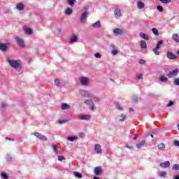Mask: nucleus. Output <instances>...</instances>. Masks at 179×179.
Instances as JSON below:
<instances>
[{
	"label": "nucleus",
	"mask_w": 179,
	"mask_h": 179,
	"mask_svg": "<svg viewBox=\"0 0 179 179\" xmlns=\"http://www.w3.org/2000/svg\"><path fill=\"white\" fill-rule=\"evenodd\" d=\"M74 176L75 177H76L77 178H82V173H79V172H75L74 173Z\"/></svg>",
	"instance_id": "37998d69"
},
{
	"label": "nucleus",
	"mask_w": 179,
	"mask_h": 179,
	"mask_svg": "<svg viewBox=\"0 0 179 179\" xmlns=\"http://www.w3.org/2000/svg\"><path fill=\"white\" fill-rule=\"evenodd\" d=\"M126 148H128L129 149H131V147L129 145H126Z\"/></svg>",
	"instance_id": "e2e57ef3"
},
{
	"label": "nucleus",
	"mask_w": 179,
	"mask_h": 179,
	"mask_svg": "<svg viewBox=\"0 0 179 179\" xmlns=\"http://www.w3.org/2000/svg\"><path fill=\"white\" fill-rule=\"evenodd\" d=\"M177 75H178V69H176L175 70L169 71V73L167 74V76L171 79V78H174V76H177Z\"/></svg>",
	"instance_id": "39448f33"
},
{
	"label": "nucleus",
	"mask_w": 179,
	"mask_h": 179,
	"mask_svg": "<svg viewBox=\"0 0 179 179\" xmlns=\"http://www.w3.org/2000/svg\"><path fill=\"white\" fill-rule=\"evenodd\" d=\"M133 101L136 103V101H138V97L136 96L135 99H133Z\"/></svg>",
	"instance_id": "bf43d9fd"
},
{
	"label": "nucleus",
	"mask_w": 179,
	"mask_h": 179,
	"mask_svg": "<svg viewBox=\"0 0 179 179\" xmlns=\"http://www.w3.org/2000/svg\"><path fill=\"white\" fill-rule=\"evenodd\" d=\"M94 179H100V178L97 177V176H94Z\"/></svg>",
	"instance_id": "0e129e2a"
},
{
	"label": "nucleus",
	"mask_w": 179,
	"mask_h": 179,
	"mask_svg": "<svg viewBox=\"0 0 179 179\" xmlns=\"http://www.w3.org/2000/svg\"><path fill=\"white\" fill-rule=\"evenodd\" d=\"M65 15H72V9H71L70 8H66L65 10Z\"/></svg>",
	"instance_id": "a19ab883"
},
{
	"label": "nucleus",
	"mask_w": 179,
	"mask_h": 179,
	"mask_svg": "<svg viewBox=\"0 0 179 179\" xmlns=\"http://www.w3.org/2000/svg\"><path fill=\"white\" fill-rule=\"evenodd\" d=\"M79 80H80V83L83 86H89V85H90V79H89V78L87 77H85V76L80 77Z\"/></svg>",
	"instance_id": "f03ea898"
},
{
	"label": "nucleus",
	"mask_w": 179,
	"mask_h": 179,
	"mask_svg": "<svg viewBox=\"0 0 179 179\" xmlns=\"http://www.w3.org/2000/svg\"><path fill=\"white\" fill-rule=\"evenodd\" d=\"M1 177L2 179H8L9 178V176H8V174H6L5 172L1 173Z\"/></svg>",
	"instance_id": "c9c22d12"
},
{
	"label": "nucleus",
	"mask_w": 179,
	"mask_h": 179,
	"mask_svg": "<svg viewBox=\"0 0 179 179\" xmlns=\"http://www.w3.org/2000/svg\"><path fill=\"white\" fill-rule=\"evenodd\" d=\"M92 27L94 29H100V27H101V22L97 21L96 22L92 24Z\"/></svg>",
	"instance_id": "a211bd4d"
},
{
	"label": "nucleus",
	"mask_w": 179,
	"mask_h": 179,
	"mask_svg": "<svg viewBox=\"0 0 179 179\" xmlns=\"http://www.w3.org/2000/svg\"><path fill=\"white\" fill-rule=\"evenodd\" d=\"M115 108L119 111H122V110H124V108H122V106H121V104H120V103L118 102L115 103Z\"/></svg>",
	"instance_id": "cd10ccee"
},
{
	"label": "nucleus",
	"mask_w": 179,
	"mask_h": 179,
	"mask_svg": "<svg viewBox=\"0 0 179 179\" xmlns=\"http://www.w3.org/2000/svg\"><path fill=\"white\" fill-rule=\"evenodd\" d=\"M140 47L142 49L146 50V48H148V44L146 43V41H141V42H140Z\"/></svg>",
	"instance_id": "4be33fe9"
},
{
	"label": "nucleus",
	"mask_w": 179,
	"mask_h": 179,
	"mask_svg": "<svg viewBox=\"0 0 179 179\" xmlns=\"http://www.w3.org/2000/svg\"><path fill=\"white\" fill-rule=\"evenodd\" d=\"M158 176L161 178H166V176H167V173L166 171H161V172L158 173Z\"/></svg>",
	"instance_id": "bb28decb"
},
{
	"label": "nucleus",
	"mask_w": 179,
	"mask_h": 179,
	"mask_svg": "<svg viewBox=\"0 0 179 179\" xmlns=\"http://www.w3.org/2000/svg\"><path fill=\"white\" fill-rule=\"evenodd\" d=\"M162 3H171V0H159Z\"/></svg>",
	"instance_id": "c03bdc74"
},
{
	"label": "nucleus",
	"mask_w": 179,
	"mask_h": 179,
	"mask_svg": "<svg viewBox=\"0 0 179 179\" xmlns=\"http://www.w3.org/2000/svg\"><path fill=\"white\" fill-rule=\"evenodd\" d=\"M34 135L41 141H47V137H45V136H43V134L38 132H35Z\"/></svg>",
	"instance_id": "9d476101"
},
{
	"label": "nucleus",
	"mask_w": 179,
	"mask_h": 179,
	"mask_svg": "<svg viewBox=\"0 0 179 179\" xmlns=\"http://www.w3.org/2000/svg\"><path fill=\"white\" fill-rule=\"evenodd\" d=\"M52 149H53L54 152L56 153V155H58L59 153H61L59 150L57 149V145L55 144L52 145Z\"/></svg>",
	"instance_id": "473e14b6"
},
{
	"label": "nucleus",
	"mask_w": 179,
	"mask_h": 179,
	"mask_svg": "<svg viewBox=\"0 0 179 179\" xmlns=\"http://www.w3.org/2000/svg\"><path fill=\"white\" fill-rule=\"evenodd\" d=\"M94 57L95 58H101V55H100V53L97 52L94 54Z\"/></svg>",
	"instance_id": "603ef678"
},
{
	"label": "nucleus",
	"mask_w": 179,
	"mask_h": 179,
	"mask_svg": "<svg viewBox=\"0 0 179 179\" xmlns=\"http://www.w3.org/2000/svg\"><path fill=\"white\" fill-rule=\"evenodd\" d=\"M129 113H131V111H134V108H130L129 109Z\"/></svg>",
	"instance_id": "680f3d73"
},
{
	"label": "nucleus",
	"mask_w": 179,
	"mask_h": 179,
	"mask_svg": "<svg viewBox=\"0 0 179 179\" xmlns=\"http://www.w3.org/2000/svg\"><path fill=\"white\" fill-rule=\"evenodd\" d=\"M6 139H9V140H10L9 138H6Z\"/></svg>",
	"instance_id": "69168bd1"
},
{
	"label": "nucleus",
	"mask_w": 179,
	"mask_h": 179,
	"mask_svg": "<svg viewBox=\"0 0 179 179\" xmlns=\"http://www.w3.org/2000/svg\"><path fill=\"white\" fill-rule=\"evenodd\" d=\"M114 15L116 19H120V17H122V13H121V10L120 8L115 9Z\"/></svg>",
	"instance_id": "0eeeda50"
},
{
	"label": "nucleus",
	"mask_w": 179,
	"mask_h": 179,
	"mask_svg": "<svg viewBox=\"0 0 179 179\" xmlns=\"http://www.w3.org/2000/svg\"><path fill=\"white\" fill-rule=\"evenodd\" d=\"M7 160H8V162H10V160H12V157H8Z\"/></svg>",
	"instance_id": "052dcab7"
},
{
	"label": "nucleus",
	"mask_w": 179,
	"mask_h": 179,
	"mask_svg": "<svg viewBox=\"0 0 179 179\" xmlns=\"http://www.w3.org/2000/svg\"><path fill=\"white\" fill-rule=\"evenodd\" d=\"M151 137H152V138H153V136H152V135H151Z\"/></svg>",
	"instance_id": "338daca9"
},
{
	"label": "nucleus",
	"mask_w": 179,
	"mask_h": 179,
	"mask_svg": "<svg viewBox=\"0 0 179 179\" xmlns=\"http://www.w3.org/2000/svg\"><path fill=\"white\" fill-rule=\"evenodd\" d=\"M134 141H136V139H138V138L139 136H138V134H135L134 135Z\"/></svg>",
	"instance_id": "13d9d810"
},
{
	"label": "nucleus",
	"mask_w": 179,
	"mask_h": 179,
	"mask_svg": "<svg viewBox=\"0 0 179 179\" xmlns=\"http://www.w3.org/2000/svg\"><path fill=\"white\" fill-rule=\"evenodd\" d=\"M87 20V12L85 11L80 17L81 23H86V20Z\"/></svg>",
	"instance_id": "9b49d317"
},
{
	"label": "nucleus",
	"mask_w": 179,
	"mask_h": 179,
	"mask_svg": "<svg viewBox=\"0 0 179 179\" xmlns=\"http://www.w3.org/2000/svg\"><path fill=\"white\" fill-rule=\"evenodd\" d=\"M136 79H137V80H141L143 79V74L137 75Z\"/></svg>",
	"instance_id": "49530a36"
},
{
	"label": "nucleus",
	"mask_w": 179,
	"mask_h": 179,
	"mask_svg": "<svg viewBox=\"0 0 179 179\" xmlns=\"http://www.w3.org/2000/svg\"><path fill=\"white\" fill-rule=\"evenodd\" d=\"M55 85L57 86V87H64V84L61 83V82H59V79L58 78L55 80Z\"/></svg>",
	"instance_id": "412c9836"
},
{
	"label": "nucleus",
	"mask_w": 179,
	"mask_h": 179,
	"mask_svg": "<svg viewBox=\"0 0 179 179\" xmlns=\"http://www.w3.org/2000/svg\"><path fill=\"white\" fill-rule=\"evenodd\" d=\"M0 108L1 110H5V108H6V104L5 103H1Z\"/></svg>",
	"instance_id": "de8ad7c7"
},
{
	"label": "nucleus",
	"mask_w": 179,
	"mask_h": 179,
	"mask_svg": "<svg viewBox=\"0 0 179 179\" xmlns=\"http://www.w3.org/2000/svg\"><path fill=\"white\" fill-rule=\"evenodd\" d=\"M139 64L141 65H143L144 64H146V61L143 60V59H140L139 60Z\"/></svg>",
	"instance_id": "864d4df0"
},
{
	"label": "nucleus",
	"mask_w": 179,
	"mask_h": 179,
	"mask_svg": "<svg viewBox=\"0 0 179 179\" xmlns=\"http://www.w3.org/2000/svg\"><path fill=\"white\" fill-rule=\"evenodd\" d=\"M159 80L161 82H167V80H169V78H167V77H166L164 76H159Z\"/></svg>",
	"instance_id": "c756f323"
},
{
	"label": "nucleus",
	"mask_w": 179,
	"mask_h": 179,
	"mask_svg": "<svg viewBox=\"0 0 179 179\" xmlns=\"http://www.w3.org/2000/svg\"><path fill=\"white\" fill-rule=\"evenodd\" d=\"M166 57L168 59H176L177 58L176 55L173 54L171 52H167Z\"/></svg>",
	"instance_id": "2eb2a0df"
},
{
	"label": "nucleus",
	"mask_w": 179,
	"mask_h": 179,
	"mask_svg": "<svg viewBox=\"0 0 179 179\" xmlns=\"http://www.w3.org/2000/svg\"><path fill=\"white\" fill-rule=\"evenodd\" d=\"M16 9L17 10H24V4L22 3H17L16 4Z\"/></svg>",
	"instance_id": "aec40b11"
},
{
	"label": "nucleus",
	"mask_w": 179,
	"mask_h": 179,
	"mask_svg": "<svg viewBox=\"0 0 179 179\" xmlns=\"http://www.w3.org/2000/svg\"><path fill=\"white\" fill-rule=\"evenodd\" d=\"M145 144L146 141L143 140L140 143L136 145V148H137V149H142V148H143V146H145Z\"/></svg>",
	"instance_id": "6ab92c4d"
},
{
	"label": "nucleus",
	"mask_w": 179,
	"mask_h": 179,
	"mask_svg": "<svg viewBox=\"0 0 179 179\" xmlns=\"http://www.w3.org/2000/svg\"><path fill=\"white\" fill-rule=\"evenodd\" d=\"M94 151L97 155H101L103 153V150H101V145L99 144H95L94 145Z\"/></svg>",
	"instance_id": "6e6552de"
},
{
	"label": "nucleus",
	"mask_w": 179,
	"mask_h": 179,
	"mask_svg": "<svg viewBox=\"0 0 179 179\" xmlns=\"http://www.w3.org/2000/svg\"><path fill=\"white\" fill-rule=\"evenodd\" d=\"M120 122H124V121L127 120V115H125L124 114L120 115Z\"/></svg>",
	"instance_id": "72a5a7b5"
},
{
	"label": "nucleus",
	"mask_w": 179,
	"mask_h": 179,
	"mask_svg": "<svg viewBox=\"0 0 179 179\" xmlns=\"http://www.w3.org/2000/svg\"><path fill=\"white\" fill-rule=\"evenodd\" d=\"M159 50L157 48H155L152 50L154 54H155L156 55H160V52L159 51Z\"/></svg>",
	"instance_id": "79ce46f5"
},
{
	"label": "nucleus",
	"mask_w": 179,
	"mask_h": 179,
	"mask_svg": "<svg viewBox=\"0 0 179 179\" xmlns=\"http://www.w3.org/2000/svg\"><path fill=\"white\" fill-rule=\"evenodd\" d=\"M140 37H141V38H143V40H149V36L143 32H141L140 33Z\"/></svg>",
	"instance_id": "5701e85b"
},
{
	"label": "nucleus",
	"mask_w": 179,
	"mask_h": 179,
	"mask_svg": "<svg viewBox=\"0 0 179 179\" xmlns=\"http://www.w3.org/2000/svg\"><path fill=\"white\" fill-rule=\"evenodd\" d=\"M173 145H175V146H178L179 147V141L176 140L173 141Z\"/></svg>",
	"instance_id": "6e6d98bb"
},
{
	"label": "nucleus",
	"mask_w": 179,
	"mask_h": 179,
	"mask_svg": "<svg viewBox=\"0 0 179 179\" xmlns=\"http://www.w3.org/2000/svg\"><path fill=\"white\" fill-rule=\"evenodd\" d=\"M174 104V102L169 101V103L166 105V107H171Z\"/></svg>",
	"instance_id": "5fc2aeb1"
},
{
	"label": "nucleus",
	"mask_w": 179,
	"mask_h": 179,
	"mask_svg": "<svg viewBox=\"0 0 179 179\" xmlns=\"http://www.w3.org/2000/svg\"><path fill=\"white\" fill-rule=\"evenodd\" d=\"M15 41L17 43V45H18V47H20V48H24V47H25L24 41L22 38H20L19 36H16Z\"/></svg>",
	"instance_id": "7ed1b4c3"
},
{
	"label": "nucleus",
	"mask_w": 179,
	"mask_h": 179,
	"mask_svg": "<svg viewBox=\"0 0 179 179\" xmlns=\"http://www.w3.org/2000/svg\"><path fill=\"white\" fill-rule=\"evenodd\" d=\"M159 167H161L162 169H169V167H170V162L165 161L164 162H162L159 164Z\"/></svg>",
	"instance_id": "ddd939ff"
},
{
	"label": "nucleus",
	"mask_w": 179,
	"mask_h": 179,
	"mask_svg": "<svg viewBox=\"0 0 179 179\" xmlns=\"http://www.w3.org/2000/svg\"><path fill=\"white\" fill-rule=\"evenodd\" d=\"M78 139V136H69L67 137V141L70 142H73V141H76Z\"/></svg>",
	"instance_id": "7c9ffc66"
},
{
	"label": "nucleus",
	"mask_w": 179,
	"mask_h": 179,
	"mask_svg": "<svg viewBox=\"0 0 179 179\" xmlns=\"http://www.w3.org/2000/svg\"><path fill=\"white\" fill-rule=\"evenodd\" d=\"M173 84H174L176 86H179V78L176 77V78L173 79Z\"/></svg>",
	"instance_id": "58836bf2"
},
{
	"label": "nucleus",
	"mask_w": 179,
	"mask_h": 179,
	"mask_svg": "<svg viewBox=\"0 0 179 179\" xmlns=\"http://www.w3.org/2000/svg\"><path fill=\"white\" fill-rule=\"evenodd\" d=\"M7 62L9 64L10 66L15 69V71H17L18 72L22 71V61H20V59H7Z\"/></svg>",
	"instance_id": "f257e3e1"
},
{
	"label": "nucleus",
	"mask_w": 179,
	"mask_h": 179,
	"mask_svg": "<svg viewBox=\"0 0 179 179\" xmlns=\"http://www.w3.org/2000/svg\"><path fill=\"white\" fill-rule=\"evenodd\" d=\"M8 50V43H0V51L5 52Z\"/></svg>",
	"instance_id": "dca6fc26"
},
{
	"label": "nucleus",
	"mask_w": 179,
	"mask_h": 179,
	"mask_svg": "<svg viewBox=\"0 0 179 179\" xmlns=\"http://www.w3.org/2000/svg\"><path fill=\"white\" fill-rule=\"evenodd\" d=\"M137 8L138 9H143V8H145V3H143V2L141 1H138L137 2Z\"/></svg>",
	"instance_id": "b1692460"
},
{
	"label": "nucleus",
	"mask_w": 179,
	"mask_h": 179,
	"mask_svg": "<svg viewBox=\"0 0 179 179\" xmlns=\"http://www.w3.org/2000/svg\"><path fill=\"white\" fill-rule=\"evenodd\" d=\"M113 34L115 36H122V34H124V30L121 29H113Z\"/></svg>",
	"instance_id": "f8f14e48"
},
{
	"label": "nucleus",
	"mask_w": 179,
	"mask_h": 179,
	"mask_svg": "<svg viewBox=\"0 0 179 179\" xmlns=\"http://www.w3.org/2000/svg\"><path fill=\"white\" fill-rule=\"evenodd\" d=\"M172 38L176 43H179V36L177 34H173L172 36Z\"/></svg>",
	"instance_id": "a878e982"
},
{
	"label": "nucleus",
	"mask_w": 179,
	"mask_h": 179,
	"mask_svg": "<svg viewBox=\"0 0 179 179\" xmlns=\"http://www.w3.org/2000/svg\"><path fill=\"white\" fill-rule=\"evenodd\" d=\"M103 173V169L100 166H97L94 169V173L96 176H100Z\"/></svg>",
	"instance_id": "f3484780"
},
{
	"label": "nucleus",
	"mask_w": 179,
	"mask_h": 179,
	"mask_svg": "<svg viewBox=\"0 0 179 179\" xmlns=\"http://www.w3.org/2000/svg\"><path fill=\"white\" fill-rule=\"evenodd\" d=\"M79 94H80V96H82V97H87V98L90 97V92L87 90H80Z\"/></svg>",
	"instance_id": "423d86ee"
},
{
	"label": "nucleus",
	"mask_w": 179,
	"mask_h": 179,
	"mask_svg": "<svg viewBox=\"0 0 179 179\" xmlns=\"http://www.w3.org/2000/svg\"><path fill=\"white\" fill-rule=\"evenodd\" d=\"M158 149H159V150H164V149H166V145H164V143L159 144Z\"/></svg>",
	"instance_id": "2f4dec72"
},
{
	"label": "nucleus",
	"mask_w": 179,
	"mask_h": 179,
	"mask_svg": "<svg viewBox=\"0 0 179 179\" xmlns=\"http://www.w3.org/2000/svg\"><path fill=\"white\" fill-rule=\"evenodd\" d=\"M151 31L155 34V36H159V30H157L156 28H152Z\"/></svg>",
	"instance_id": "4c0bfd02"
},
{
	"label": "nucleus",
	"mask_w": 179,
	"mask_h": 179,
	"mask_svg": "<svg viewBox=\"0 0 179 179\" xmlns=\"http://www.w3.org/2000/svg\"><path fill=\"white\" fill-rule=\"evenodd\" d=\"M157 10L159 12L163 13V12H164V8L162 6H157Z\"/></svg>",
	"instance_id": "ea45409f"
},
{
	"label": "nucleus",
	"mask_w": 179,
	"mask_h": 179,
	"mask_svg": "<svg viewBox=\"0 0 179 179\" xmlns=\"http://www.w3.org/2000/svg\"><path fill=\"white\" fill-rule=\"evenodd\" d=\"M112 55H117L118 54V50L116 49H113L111 52Z\"/></svg>",
	"instance_id": "09e8293b"
},
{
	"label": "nucleus",
	"mask_w": 179,
	"mask_h": 179,
	"mask_svg": "<svg viewBox=\"0 0 179 179\" xmlns=\"http://www.w3.org/2000/svg\"><path fill=\"white\" fill-rule=\"evenodd\" d=\"M163 44V41H158L157 42V45L155 48H158L159 50H160V47H162V45Z\"/></svg>",
	"instance_id": "f704fd0d"
},
{
	"label": "nucleus",
	"mask_w": 179,
	"mask_h": 179,
	"mask_svg": "<svg viewBox=\"0 0 179 179\" xmlns=\"http://www.w3.org/2000/svg\"><path fill=\"white\" fill-rule=\"evenodd\" d=\"M173 170H174L175 171H178V170H179V164H174L173 166Z\"/></svg>",
	"instance_id": "a18cd8bd"
},
{
	"label": "nucleus",
	"mask_w": 179,
	"mask_h": 179,
	"mask_svg": "<svg viewBox=\"0 0 179 179\" xmlns=\"http://www.w3.org/2000/svg\"><path fill=\"white\" fill-rule=\"evenodd\" d=\"M68 121L69 120H59L58 124H65L66 122H68Z\"/></svg>",
	"instance_id": "8fccbe9b"
},
{
	"label": "nucleus",
	"mask_w": 179,
	"mask_h": 179,
	"mask_svg": "<svg viewBox=\"0 0 179 179\" xmlns=\"http://www.w3.org/2000/svg\"><path fill=\"white\" fill-rule=\"evenodd\" d=\"M61 108L62 110H69V108H71V106L68 105L67 103H63L61 105Z\"/></svg>",
	"instance_id": "393cba45"
},
{
	"label": "nucleus",
	"mask_w": 179,
	"mask_h": 179,
	"mask_svg": "<svg viewBox=\"0 0 179 179\" xmlns=\"http://www.w3.org/2000/svg\"><path fill=\"white\" fill-rule=\"evenodd\" d=\"M24 32L27 36H31L33 34V29L30 27H24Z\"/></svg>",
	"instance_id": "4468645a"
},
{
	"label": "nucleus",
	"mask_w": 179,
	"mask_h": 179,
	"mask_svg": "<svg viewBox=\"0 0 179 179\" xmlns=\"http://www.w3.org/2000/svg\"><path fill=\"white\" fill-rule=\"evenodd\" d=\"M85 104L89 106L90 109H91L92 111L94 110V103L93 102V100L92 99H85L84 100Z\"/></svg>",
	"instance_id": "20e7f679"
},
{
	"label": "nucleus",
	"mask_w": 179,
	"mask_h": 179,
	"mask_svg": "<svg viewBox=\"0 0 179 179\" xmlns=\"http://www.w3.org/2000/svg\"><path fill=\"white\" fill-rule=\"evenodd\" d=\"M90 118H92V117L89 115H82L79 116L78 120L82 121H90Z\"/></svg>",
	"instance_id": "1a4fd4ad"
},
{
	"label": "nucleus",
	"mask_w": 179,
	"mask_h": 179,
	"mask_svg": "<svg viewBox=\"0 0 179 179\" xmlns=\"http://www.w3.org/2000/svg\"><path fill=\"white\" fill-rule=\"evenodd\" d=\"M76 2V0H68V5H70V6H73L75 5V3Z\"/></svg>",
	"instance_id": "e433bc0d"
},
{
	"label": "nucleus",
	"mask_w": 179,
	"mask_h": 179,
	"mask_svg": "<svg viewBox=\"0 0 179 179\" xmlns=\"http://www.w3.org/2000/svg\"><path fill=\"white\" fill-rule=\"evenodd\" d=\"M94 101H100V98L98 96H94Z\"/></svg>",
	"instance_id": "4d7b16f0"
},
{
	"label": "nucleus",
	"mask_w": 179,
	"mask_h": 179,
	"mask_svg": "<svg viewBox=\"0 0 179 179\" xmlns=\"http://www.w3.org/2000/svg\"><path fill=\"white\" fill-rule=\"evenodd\" d=\"M59 162H62V160H65V157L64 156H58Z\"/></svg>",
	"instance_id": "3c124183"
},
{
	"label": "nucleus",
	"mask_w": 179,
	"mask_h": 179,
	"mask_svg": "<svg viewBox=\"0 0 179 179\" xmlns=\"http://www.w3.org/2000/svg\"><path fill=\"white\" fill-rule=\"evenodd\" d=\"M78 41V36H72L70 37V43H76Z\"/></svg>",
	"instance_id": "c85d7f7f"
}]
</instances>
